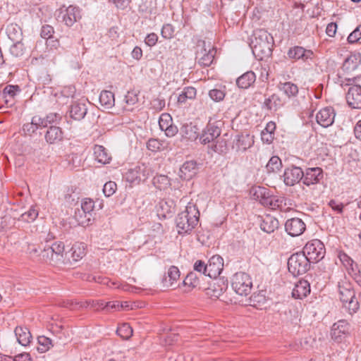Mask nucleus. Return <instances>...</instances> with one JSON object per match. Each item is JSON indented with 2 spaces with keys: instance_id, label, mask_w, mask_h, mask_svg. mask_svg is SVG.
I'll return each instance as SVG.
<instances>
[{
  "instance_id": "nucleus-6",
  "label": "nucleus",
  "mask_w": 361,
  "mask_h": 361,
  "mask_svg": "<svg viewBox=\"0 0 361 361\" xmlns=\"http://www.w3.org/2000/svg\"><path fill=\"white\" fill-rule=\"evenodd\" d=\"M350 85L346 94L348 105L353 109H361V77L345 79Z\"/></svg>"
},
{
  "instance_id": "nucleus-18",
  "label": "nucleus",
  "mask_w": 361,
  "mask_h": 361,
  "mask_svg": "<svg viewBox=\"0 0 361 361\" xmlns=\"http://www.w3.org/2000/svg\"><path fill=\"white\" fill-rule=\"evenodd\" d=\"M199 171V166L195 161H187L183 163L179 169V177L185 180H191Z\"/></svg>"
},
{
  "instance_id": "nucleus-53",
  "label": "nucleus",
  "mask_w": 361,
  "mask_h": 361,
  "mask_svg": "<svg viewBox=\"0 0 361 361\" xmlns=\"http://www.w3.org/2000/svg\"><path fill=\"white\" fill-rule=\"evenodd\" d=\"M265 192H267V188L261 186H255L250 190V195L256 200L262 197V195H264Z\"/></svg>"
},
{
  "instance_id": "nucleus-19",
  "label": "nucleus",
  "mask_w": 361,
  "mask_h": 361,
  "mask_svg": "<svg viewBox=\"0 0 361 361\" xmlns=\"http://www.w3.org/2000/svg\"><path fill=\"white\" fill-rule=\"evenodd\" d=\"M87 246L84 243L76 242L67 250L66 257L68 259V264L73 262H78L86 254Z\"/></svg>"
},
{
  "instance_id": "nucleus-55",
  "label": "nucleus",
  "mask_w": 361,
  "mask_h": 361,
  "mask_svg": "<svg viewBox=\"0 0 361 361\" xmlns=\"http://www.w3.org/2000/svg\"><path fill=\"white\" fill-rule=\"evenodd\" d=\"M209 96L213 101L220 102L224 99L225 93L221 90L213 89L209 92Z\"/></svg>"
},
{
  "instance_id": "nucleus-5",
  "label": "nucleus",
  "mask_w": 361,
  "mask_h": 361,
  "mask_svg": "<svg viewBox=\"0 0 361 361\" xmlns=\"http://www.w3.org/2000/svg\"><path fill=\"white\" fill-rule=\"evenodd\" d=\"M221 130L220 128L214 123L209 121L200 134V141L203 145L212 143L209 147L212 151L222 153L224 150L225 142L224 140H216L221 135Z\"/></svg>"
},
{
  "instance_id": "nucleus-52",
  "label": "nucleus",
  "mask_w": 361,
  "mask_h": 361,
  "mask_svg": "<svg viewBox=\"0 0 361 361\" xmlns=\"http://www.w3.org/2000/svg\"><path fill=\"white\" fill-rule=\"evenodd\" d=\"M266 301L265 296L263 293H254L250 297V302L251 305L257 307V305H260L264 304Z\"/></svg>"
},
{
  "instance_id": "nucleus-46",
  "label": "nucleus",
  "mask_w": 361,
  "mask_h": 361,
  "mask_svg": "<svg viewBox=\"0 0 361 361\" xmlns=\"http://www.w3.org/2000/svg\"><path fill=\"white\" fill-rule=\"evenodd\" d=\"M12 42L13 44L10 47L11 54L16 57H19L22 56L23 54L24 51V45L22 43V41Z\"/></svg>"
},
{
  "instance_id": "nucleus-54",
  "label": "nucleus",
  "mask_w": 361,
  "mask_h": 361,
  "mask_svg": "<svg viewBox=\"0 0 361 361\" xmlns=\"http://www.w3.org/2000/svg\"><path fill=\"white\" fill-rule=\"evenodd\" d=\"M161 36L165 39H171L174 35V28L171 24L164 25L161 31Z\"/></svg>"
},
{
  "instance_id": "nucleus-37",
  "label": "nucleus",
  "mask_w": 361,
  "mask_h": 361,
  "mask_svg": "<svg viewBox=\"0 0 361 361\" xmlns=\"http://www.w3.org/2000/svg\"><path fill=\"white\" fill-rule=\"evenodd\" d=\"M184 286L190 288V290L196 288L200 284V279L195 272L191 271L188 274L183 281Z\"/></svg>"
},
{
  "instance_id": "nucleus-61",
  "label": "nucleus",
  "mask_w": 361,
  "mask_h": 361,
  "mask_svg": "<svg viewBox=\"0 0 361 361\" xmlns=\"http://www.w3.org/2000/svg\"><path fill=\"white\" fill-rule=\"evenodd\" d=\"M33 124H37L38 128H46L48 126V124H50L49 121H47V118H41L39 116H34V123Z\"/></svg>"
},
{
  "instance_id": "nucleus-4",
  "label": "nucleus",
  "mask_w": 361,
  "mask_h": 361,
  "mask_svg": "<svg viewBox=\"0 0 361 361\" xmlns=\"http://www.w3.org/2000/svg\"><path fill=\"white\" fill-rule=\"evenodd\" d=\"M338 293L343 307L347 309L350 314L356 312L360 305L355 297L353 285L344 278L338 283Z\"/></svg>"
},
{
  "instance_id": "nucleus-41",
  "label": "nucleus",
  "mask_w": 361,
  "mask_h": 361,
  "mask_svg": "<svg viewBox=\"0 0 361 361\" xmlns=\"http://www.w3.org/2000/svg\"><path fill=\"white\" fill-rule=\"evenodd\" d=\"M94 207V202L91 199L85 198L82 200L80 209L82 214H85L88 216L89 219H91Z\"/></svg>"
},
{
  "instance_id": "nucleus-8",
  "label": "nucleus",
  "mask_w": 361,
  "mask_h": 361,
  "mask_svg": "<svg viewBox=\"0 0 361 361\" xmlns=\"http://www.w3.org/2000/svg\"><path fill=\"white\" fill-rule=\"evenodd\" d=\"M302 252L312 263H316L324 258L325 247L321 240L314 239L306 243Z\"/></svg>"
},
{
  "instance_id": "nucleus-13",
  "label": "nucleus",
  "mask_w": 361,
  "mask_h": 361,
  "mask_svg": "<svg viewBox=\"0 0 361 361\" xmlns=\"http://www.w3.org/2000/svg\"><path fill=\"white\" fill-rule=\"evenodd\" d=\"M228 288V281L224 277L214 279V282L205 289V293L210 298H219Z\"/></svg>"
},
{
  "instance_id": "nucleus-39",
  "label": "nucleus",
  "mask_w": 361,
  "mask_h": 361,
  "mask_svg": "<svg viewBox=\"0 0 361 361\" xmlns=\"http://www.w3.org/2000/svg\"><path fill=\"white\" fill-rule=\"evenodd\" d=\"M266 167L268 172H277L282 167V161L279 157L273 156L270 158Z\"/></svg>"
},
{
  "instance_id": "nucleus-2",
  "label": "nucleus",
  "mask_w": 361,
  "mask_h": 361,
  "mask_svg": "<svg viewBox=\"0 0 361 361\" xmlns=\"http://www.w3.org/2000/svg\"><path fill=\"white\" fill-rule=\"evenodd\" d=\"M200 212L196 205L189 202L184 211L180 212L176 219V227L179 234L190 233L197 225Z\"/></svg>"
},
{
  "instance_id": "nucleus-36",
  "label": "nucleus",
  "mask_w": 361,
  "mask_h": 361,
  "mask_svg": "<svg viewBox=\"0 0 361 361\" xmlns=\"http://www.w3.org/2000/svg\"><path fill=\"white\" fill-rule=\"evenodd\" d=\"M359 63V57L355 54H351L345 59L342 68L345 71L350 72L357 68Z\"/></svg>"
},
{
  "instance_id": "nucleus-14",
  "label": "nucleus",
  "mask_w": 361,
  "mask_h": 361,
  "mask_svg": "<svg viewBox=\"0 0 361 361\" xmlns=\"http://www.w3.org/2000/svg\"><path fill=\"white\" fill-rule=\"evenodd\" d=\"M306 225L301 219L291 218L286 221L285 230L290 236H299L304 233Z\"/></svg>"
},
{
  "instance_id": "nucleus-25",
  "label": "nucleus",
  "mask_w": 361,
  "mask_h": 361,
  "mask_svg": "<svg viewBox=\"0 0 361 361\" xmlns=\"http://www.w3.org/2000/svg\"><path fill=\"white\" fill-rule=\"evenodd\" d=\"M179 279L180 271L178 268L175 266H171L163 279L164 286L166 287H173Z\"/></svg>"
},
{
  "instance_id": "nucleus-7",
  "label": "nucleus",
  "mask_w": 361,
  "mask_h": 361,
  "mask_svg": "<svg viewBox=\"0 0 361 361\" xmlns=\"http://www.w3.org/2000/svg\"><path fill=\"white\" fill-rule=\"evenodd\" d=\"M310 263L302 252L293 254L288 261V271L294 276L302 275L309 270Z\"/></svg>"
},
{
  "instance_id": "nucleus-24",
  "label": "nucleus",
  "mask_w": 361,
  "mask_h": 361,
  "mask_svg": "<svg viewBox=\"0 0 361 361\" xmlns=\"http://www.w3.org/2000/svg\"><path fill=\"white\" fill-rule=\"evenodd\" d=\"M277 88L289 99L295 97L299 92L298 85L292 82H280L277 85Z\"/></svg>"
},
{
  "instance_id": "nucleus-43",
  "label": "nucleus",
  "mask_w": 361,
  "mask_h": 361,
  "mask_svg": "<svg viewBox=\"0 0 361 361\" xmlns=\"http://www.w3.org/2000/svg\"><path fill=\"white\" fill-rule=\"evenodd\" d=\"M116 332L121 338L127 340L132 336L133 329L128 324L124 323L117 329Z\"/></svg>"
},
{
  "instance_id": "nucleus-22",
  "label": "nucleus",
  "mask_w": 361,
  "mask_h": 361,
  "mask_svg": "<svg viewBox=\"0 0 361 361\" xmlns=\"http://www.w3.org/2000/svg\"><path fill=\"white\" fill-rule=\"evenodd\" d=\"M285 102L277 94H272L264 99L263 106L270 111H276L280 109Z\"/></svg>"
},
{
  "instance_id": "nucleus-57",
  "label": "nucleus",
  "mask_w": 361,
  "mask_h": 361,
  "mask_svg": "<svg viewBox=\"0 0 361 361\" xmlns=\"http://www.w3.org/2000/svg\"><path fill=\"white\" fill-rule=\"evenodd\" d=\"M54 33V27L49 25H45L42 27L41 29V37L50 40Z\"/></svg>"
},
{
  "instance_id": "nucleus-38",
  "label": "nucleus",
  "mask_w": 361,
  "mask_h": 361,
  "mask_svg": "<svg viewBox=\"0 0 361 361\" xmlns=\"http://www.w3.org/2000/svg\"><path fill=\"white\" fill-rule=\"evenodd\" d=\"M38 210L35 209V207L32 206L28 211L24 212L18 218V220L23 221L27 223L34 221L38 216Z\"/></svg>"
},
{
  "instance_id": "nucleus-1",
  "label": "nucleus",
  "mask_w": 361,
  "mask_h": 361,
  "mask_svg": "<svg viewBox=\"0 0 361 361\" xmlns=\"http://www.w3.org/2000/svg\"><path fill=\"white\" fill-rule=\"evenodd\" d=\"M250 47L257 60L269 58L272 54L274 39L266 30H255L250 39Z\"/></svg>"
},
{
  "instance_id": "nucleus-27",
  "label": "nucleus",
  "mask_w": 361,
  "mask_h": 361,
  "mask_svg": "<svg viewBox=\"0 0 361 361\" xmlns=\"http://www.w3.org/2000/svg\"><path fill=\"white\" fill-rule=\"evenodd\" d=\"M256 80V75L252 71H247L242 75L238 77L236 80V85L238 87L242 89H247L250 87Z\"/></svg>"
},
{
  "instance_id": "nucleus-28",
  "label": "nucleus",
  "mask_w": 361,
  "mask_h": 361,
  "mask_svg": "<svg viewBox=\"0 0 361 361\" xmlns=\"http://www.w3.org/2000/svg\"><path fill=\"white\" fill-rule=\"evenodd\" d=\"M310 293V283L305 280L299 281L293 290L292 295L295 298H302Z\"/></svg>"
},
{
  "instance_id": "nucleus-21",
  "label": "nucleus",
  "mask_w": 361,
  "mask_h": 361,
  "mask_svg": "<svg viewBox=\"0 0 361 361\" xmlns=\"http://www.w3.org/2000/svg\"><path fill=\"white\" fill-rule=\"evenodd\" d=\"M80 18V9L73 6H68L62 16L63 21L69 27L72 26Z\"/></svg>"
},
{
  "instance_id": "nucleus-29",
  "label": "nucleus",
  "mask_w": 361,
  "mask_h": 361,
  "mask_svg": "<svg viewBox=\"0 0 361 361\" xmlns=\"http://www.w3.org/2000/svg\"><path fill=\"white\" fill-rule=\"evenodd\" d=\"M182 136L189 140H195L199 137V128L192 123L183 125L180 128Z\"/></svg>"
},
{
  "instance_id": "nucleus-62",
  "label": "nucleus",
  "mask_w": 361,
  "mask_h": 361,
  "mask_svg": "<svg viewBox=\"0 0 361 361\" xmlns=\"http://www.w3.org/2000/svg\"><path fill=\"white\" fill-rule=\"evenodd\" d=\"M163 130L165 132L166 135L170 137L175 136L178 132L177 126L173 123L170 124L169 126H166Z\"/></svg>"
},
{
  "instance_id": "nucleus-49",
  "label": "nucleus",
  "mask_w": 361,
  "mask_h": 361,
  "mask_svg": "<svg viewBox=\"0 0 361 361\" xmlns=\"http://www.w3.org/2000/svg\"><path fill=\"white\" fill-rule=\"evenodd\" d=\"M116 183L114 181H109L104 185L103 192L106 197H110L116 190Z\"/></svg>"
},
{
  "instance_id": "nucleus-63",
  "label": "nucleus",
  "mask_w": 361,
  "mask_h": 361,
  "mask_svg": "<svg viewBox=\"0 0 361 361\" xmlns=\"http://www.w3.org/2000/svg\"><path fill=\"white\" fill-rule=\"evenodd\" d=\"M34 123V116L32 118L30 123H27L23 126V130L28 133H35L37 129V124H33Z\"/></svg>"
},
{
  "instance_id": "nucleus-45",
  "label": "nucleus",
  "mask_w": 361,
  "mask_h": 361,
  "mask_svg": "<svg viewBox=\"0 0 361 361\" xmlns=\"http://www.w3.org/2000/svg\"><path fill=\"white\" fill-rule=\"evenodd\" d=\"M38 343L39 346L37 348V350L41 352H45L53 346L52 341L44 336L38 337Z\"/></svg>"
},
{
  "instance_id": "nucleus-3",
  "label": "nucleus",
  "mask_w": 361,
  "mask_h": 361,
  "mask_svg": "<svg viewBox=\"0 0 361 361\" xmlns=\"http://www.w3.org/2000/svg\"><path fill=\"white\" fill-rule=\"evenodd\" d=\"M67 250L64 243L57 241L51 245H45L41 252L42 259L54 265L61 264H68V259L66 257Z\"/></svg>"
},
{
  "instance_id": "nucleus-40",
  "label": "nucleus",
  "mask_w": 361,
  "mask_h": 361,
  "mask_svg": "<svg viewBox=\"0 0 361 361\" xmlns=\"http://www.w3.org/2000/svg\"><path fill=\"white\" fill-rule=\"evenodd\" d=\"M196 59L200 66H209L213 61L214 55L210 51L204 54L197 52Z\"/></svg>"
},
{
  "instance_id": "nucleus-15",
  "label": "nucleus",
  "mask_w": 361,
  "mask_h": 361,
  "mask_svg": "<svg viewBox=\"0 0 361 361\" xmlns=\"http://www.w3.org/2000/svg\"><path fill=\"white\" fill-rule=\"evenodd\" d=\"M303 173L302 183L307 186L319 183L324 177L323 170L319 167L307 168Z\"/></svg>"
},
{
  "instance_id": "nucleus-60",
  "label": "nucleus",
  "mask_w": 361,
  "mask_h": 361,
  "mask_svg": "<svg viewBox=\"0 0 361 361\" xmlns=\"http://www.w3.org/2000/svg\"><path fill=\"white\" fill-rule=\"evenodd\" d=\"M158 41V36L157 34L152 32L148 34L145 38V44L149 47L154 46Z\"/></svg>"
},
{
  "instance_id": "nucleus-32",
  "label": "nucleus",
  "mask_w": 361,
  "mask_h": 361,
  "mask_svg": "<svg viewBox=\"0 0 361 361\" xmlns=\"http://www.w3.org/2000/svg\"><path fill=\"white\" fill-rule=\"evenodd\" d=\"M6 33L11 42H20L23 40V32L19 25L11 23L7 26Z\"/></svg>"
},
{
  "instance_id": "nucleus-44",
  "label": "nucleus",
  "mask_w": 361,
  "mask_h": 361,
  "mask_svg": "<svg viewBox=\"0 0 361 361\" xmlns=\"http://www.w3.org/2000/svg\"><path fill=\"white\" fill-rule=\"evenodd\" d=\"M20 90L18 85H8L4 90V94L6 98V102L8 103L9 99H14Z\"/></svg>"
},
{
  "instance_id": "nucleus-16",
  "label": "nucleus",
  "mask_w": 361,
  "mask_h": 361,
  "mask_svg": "<svg viewBox=\"0 0 361 361\" xmlns=\"http://www.w3.org/2000/svg\"><path fill=\"white\" fill-rule=\"evenodd\" d=\"M224 269V259L219 255L212 256L207 264V276L210 278H217Z\"/></svg>"
},
{
  "instance_id": "nucleus-50",
  "label": "nucleus",
  "mask_w": 361,
  "mask_h": 361,
  "mask_svg": "<svg viewBox=\"0 0 361 361\" xmlns=\"http://www.w3.org/2000/svg\"><path fill=\"white\" fill-rule=\"evenodd\" d=\"M75 218L78 224L82 225H88L91 221V219H89L87 215L82 214V212H80V209L79 208H78L75 212Z\"/></svg>"
},
{
  "instance_id": "nucleus-10",
  "label": "nucleus",
  "mask_w": 361,
  "mask_h": 361,
  "mask_svg": "<svg viewBox=\"0 0 361 361\" xmlns=\"http://www.w3.org/2000/svg\"><path fill=\"white\" fill-rule=\"evenodd\" d=\"M350 324L346 320L341 319L334 323L331 327V338L336 342L340 343L350 335Z\"/></svg>"
},
{
  "instance_id": "nucleus-58",
  "label": "nucleus",
  "mask_w": 361,
  "mask_h": 361,
  "mask_svg": "<svg viewBox=\"0 0 361 361\" xmlns=\"http://www.w3.org/2000/svg\"><path fill=\"white\" fill-rule=\"evenodd\" d=\"M138 101L137 94L133 91H129L125 97V102L128 105H134Z\"/></svg>"
},
{
  "instance_id": "nucleus-42",
  "label": "nucleus",
  "mask_w": 361,
  "mask_h": 361,
  "mask_svg": "<svg viewBox=\"0 0 361 361\" xmlns=\"http://www.w3.org/2000/svg\"><path fill=\"white\" fill-rule=\"evenodd\" d=\"M340 259L343 262V265L354 274L358 271L357 264L353 261L352 258L348 256L346 254H342L340 255Z\"/></svg>"
},
{
  "instance_id": "nucleus-64",
  "label": "nucleus",
  "mask_w": 361,
  "mask_h": 361,
  "mask_svg": "<svg viewBox=\"0 0 361 361\" xmlns=\"http://www.w3.org/2000/svg\"><path fill=\"white\" fill-rule=\"evenodd\" d=\"M337 30V24L336 23H330L327 25L326 33L329 37H334Z\"/></svg>"
},
{
  "instance_id": "nucleus-30",
  "label": "nucleus",
  "mask_w": 361,
  "mask_h": 361,
  "mask_svg": "<svg viewBox=\"0 0 361 361\" xmlns=\"http://www.w3.org/2000/svg\"><path fill=\"white\" fill-rule=\"evenodd\" d=\"M278 227L279 221L272 216L267 215L262 219L260 228L267 233H273Z\"/></svg>"
},
{
  "instance_id": "nucleus-35",
  "label": "nucleus",
  "mask_w": 361,
  "mask_h": 361,
  "mask_svg": "<svg viewBox=\"0 0 361 361\" xmlns=\"http://www.w3.org/2000/svg\"><path fill=\"white\" fill-rule=\"evenodd\" d=\"M197 94V90L193 87H186L178 97L179 104H185L188 99H194Z\"/></svg>"
},
{
  "instance_id": "nucleus-33",
  "label": "nucleus",
  "mask_w": 361,
  "mask_h": 361,
  "mask_svg": "<svg viewBox=\"0 0 361 361\" xmlns=\"http://www.w3.org/2000/svg\"><path fill=\"white\" fill-rule=\"evenodd\" d=\"M94 155L95 159L103 164H106L111 160V156L107 150L102 145H95L94 147Z\"/></svg>"
},
{
  "instance_id": "nucleus-59",
  "label": "nucleus",
  "mask_w": 361,
  "mask_h": 361,
  "mask_svg": "<svg viewBox=\"0 0 361 361\" xmlns=\"http://www.w3.org/2000/svg\"><path fill=\"white\" fill-rule=\"evenodd\" d=\"M329 207L336 213L341 214L343 209V204L335 200H331L329 202Z\"/></svg>"
},
{
  "instance_id": "nucleus-34",
  "label": "nucleus",
  "mask_w": 361,
  "mask_h": 361,
  "mask_svg": "<svg viewBox=\"0 0 361 361\" xmlns=\"http://www.w3.org/2000/svg\"><path fill=\"white\" fill-rule=\"evenodd\" d=\"M99 102L105 109H110L114 105V94L111 91L103 90L99 95Z\"/></svg>"
},
{
  "instance_id": "nucleus-47",
  "label": "nucleus",
  "mask_w": 361,
  "mask_h": 361,
  "mask_svg": "<svg viewBox=\"0 0 361 361\" xmlns=\"http://www.w3.org/2000/svg\"><path fill=\"white\" fill-rule=\"evenodd\" d=\"M147 147L152 152H157L163 149L164 142L158 139L151 138L147 142Z\"/></svg>"
},
{
  "instance_id": "nucleus-9",
  "label": "nucleus",
  "mask_w": 361,
  "mask_h": 361,
  "mask_svg": "<svg viewBox=\"0 0 361 361\" xmlns=\"http://www.w3.org/2000/svg\"><path fill=\"white\" fill-rule=\"evenodd\" d=\"M231 286L237 294L247 295L252 287V279L247 273L237 272L233 276Z\"/></svg>"
},
{
  "instance_id": "nucleus-11",
  "label": "nucleus",
  "mask_w": 361,
  "mask_h": 361,
  "mask_svg": "<svg viewBox=\"0 0 361 361\" xmlns=\"http://www.w3.org/2000/svg\"><path fill=\"white\" fill-rule=\"evenodd\" d=\"M152 174V169L145 164H140L128 171L127 179L130 182L145 181Z\"/></svg>"
},
{
  "instance_id": "nucleus-51",
  "label": "nucleus",
  "mask_w": 361,
  "mask_h": 361,
  "mask_svg": "<svg viewBox=\"0 0 361 361\" xmlns=\"http://www.w3.org/2000/svg\"><path fill=\"white\" fill-rule=\"evenodd\" d=\"M361 39V25H358L348 37V42L350 44H353Z\"/></svg>"
},
{
  "instance_id": "nucleus-12",
  "label": "nucleus",
  "mask_w": 361,
  "mask_h": 361,
  "mask_svg": "<svg viewBox=\"0 0 361 361\" xmlns=\"http://www.w3.org/2000/svg\"><path fill=\"white\" fill-rule=\"evenodd\" d=\"M303 176L304 173L300 167L292 166L285 169L283 182L287 186H293L302 180Z\"/></svg>"
},
{
  "instance_id": "nucleus-17",
  "label": "nucleus",
  "mask_w": 361,
  "mask_h": 361,
  "mask_svg": "<svg viewBox=\"0 0 361 361\" xmlns=\"http://www.w3.org/2000/svg\"><path fill=\"white\" fill-rule=\"evenodd\" d=\"M334 109L331 107H325L321 109L316 116L317 123L324 128H327L331 126L334 122L335 118Z\"/></svg>"
},
{
  "instance_id": "nucleus-20",
  "label": "nucleus",
  "mask_w": 361,
  "mask_h": 361,
  "mask_svg": "<svg viewBox=\"0 0 361 361\" xmlns=\"http://www.w3.org/2000/svg\"><path fill=\"white\" fill-rule=\"evenodd\" d=\"M313 55L314 54L312 50L306 49L300 46L290 47L287 52L288 59L294 60L302 59L303 61L312 59Z\"/></svg>"
},
{
  "instance_id": "nucleus-56",
  "label": "nucleus",
  "mask_w": 361,
  "mask_h": 361,
  "mask_svg": "<svg viewBox=\"0 0 361 361\" xmlns=\"http://www.w3.org/2000/svg\"><path fill=\"white\" fill-rule=\"evenodd\" d=\"M193 269L195 271L207 276V264H205L203 261L197 260L193 265Z\"/></svg>"
},
{
  "instance_id": "nucleus-26",
  "label": "nucleus",
  "mask_w": 361,
  "mask_h": 361,
  "mask_svg": "<svg viewBox=\"0 0 361 361\" xmlns=\"http://www.w3.org/2000/svg\"><path fill=\"white\" fill-rule=\"evenodd\" d=\"M63 139V131L61 128L51 126L45 133V140L49 144L58 143Z\"/></svg>"
},
{
  "instance_id": "nucleus-23",
  "label": "nucleus",
  "mask_w": 361,
  "mask_h": 361,
  "mask_svg": "<svg viewBox=\"0 0 361 361\" xmlns=\"http://www.w3.org/2000/svg\"><path fill=\"white\" fill-rule=\"evenodd\" d=\"M87 112L86 104L80 102H73L70 107V116L76 121L82 120Z\"/></svg>"
},
{
  "instance_id": "nucleus-31",
  "label": "nucleus",
  "mask_w": 361,
  "mask_h": 361,
  "mask_svg": "<svg viewBox=\"0 0 361 361\" xmlns=\"http://www.w3.org/2000/svg\"><path fill=\"white\" fill-rule=\"evenodd\" d=\"M15 334L20 345L27 346L30 343L32 336L27 327L17 326L15 329Z\"/></svg>"
},
{
  "instance_id": "nucleus-48",
  "label": "nucleus",
  "mask_w": 361,
  "mask_h": 361,
  "mask_svg": "<svg viewBox=\"0 0 361 361\" xmlns=\"http://www.w3.org/2000/svg\"><path fill=\"white\" fill-rule=\"evenodd\" d=\"M171 123H173V120L170 114L166 113L162 114L159 117V126L161 130L165 129L166 126H169Z\"/></svg>"
}]
</instances>
